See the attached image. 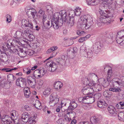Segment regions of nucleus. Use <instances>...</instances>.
<instances>
[{"label":"nucleus","instance_id":"nucleus-32","mask_svg":"<svg viewBox=\"0 0 124 124\" xmlns=\"http://www.w3.org/2000/svg\"><path fill=\"white\" fill-rule=\"evenodd\" d=\"M90 120L91 123L93 124H96L99 120L98 118L96 116L91 117Z\"/></svg>","mask_w":124,"mask_h":124},{"label":"nucleus","instance_id":"nucleus-45","mask_svg":"<svg viewBox=\"0 0 124 124\" xmlns=\"http://www.w3.org/2000/svg\"><path fill=\"white\" fill-rule=\"evenodd\" d=\"M109 92L108 91H105L103 93L104 96L105 97H109L110 96V94H109Z\"/></svg>","mask_w":124,"mask_h":124},{"label":"nucleus","instance_id":"nucleus-54","mask_svg":"<svg viewBox=\"0 0 124 124\" xmlns=\"http://www.w3.org/2000/svg\"><path fill=\"white\" fill-rule=\"evenodd\" d=\"M85 39L84 37L81 38L79 39L78 42L80 43L86 40Z\"/></svg>","mask_w":124,"mask_h":124},{"label":"nucleus","instance_id":"nucleus-3","mask_svg":"<svg viewBox=\"0 0 124 124\" xmlns=\"http://www.w3.org/2000/svg\"><path fill=\"white\" fill-rule=\"evenodd\" d=\"M113 84L110 85V88L109 89L110 91L113 92H120L122 91L120 87L116 86L115 85L117 84L119 85L124 86V77H123L122 79L116 78L112 79Z\"/></svg>","mask_w":124,"mask_h":124},{"label":"nucleus","instance_id":"nucleus-46","mask_svg":"<svg viewBox=\"0 0 124 124\" xmlns=\"http://www.w3.org/2000/svg\"><path fill=\"white\" fill-rule=\"evenodd\" d=\"M19 55L21 57H24L26 55V51H24V52L19 53H18Z\"/></svg>","mask_w":124,"mask_h":124},{"label":"nucleus","instance_id":"nucleus-50","mask_svg":"<svg viewBox=\"0 0 124 124\" xmlns=\"http://www.w3.org/2000/svg\"><path fill=\"white\" fill-rule=\"evenodd\" d=\"M6 48L4 47H0V54L3 53L4 52H5V50H6Z\"/></svg>","mask_w":124,"mask_h":124},{"label":"nucleus","instance_id":"nucleus-48","mask_svg":"<svg viewBox=\"0 0 124 124\" xmlns=\"http://www.w3.org/2000/svg\"><path fill=\"white\" fill-rule=\"evenodd\" d=\"M8 116L4 115L1 118L2 121L3 123L6 121V119H7Z\"/></svg>","mask_w":124,"mask_h":124},{"label":"nucleus","instance_id":"nucleus-29","mask_svg":"<svg viewBox=\"0 0 124 124\" xmlns=\"http://www.w3.org/2000/svg\"><path fill=\"white\" fill-rule=\"evenodd\" d=\"M34 106L37 109L39 110L41 109L42 108L40 102L38 100L36 101L35 103L34 104Z\"/></svg>","mask_w":124,"mask_h":124},{"label":"nucleus","instance_id":"nucleus-16","mask_svg":"<svg viewBox=\"0 0 124 124\" xmlns=\"http://www.w3.org/2000/svg\"><path fill=\"white\" fill-rule=\"evenodd\" d=\"M42 16L43 17L42 22L44 26L47 27H49V26L51 27L50 22L47 20L46 15L45 14Z\"/></svg>","mask_w":124,"mask_h":124},{"label":"nucleus","instance_id":"nucleus-4","mask_svg":"<svg viewBox=\"0 0 124 124\" xmlns=\"http://www.w3.org/2000/svg\"><path fill=\"white\" fill-rule=\"evenodd\" d=\"M106 69L107 70H108L106 78L107 80L103 78H100L99 80V83L102 86L104 87H106L109 85V82L110 81V78L111 77L112 73L110 66L108 65L106 66L104 69L105 70Z\"/></svg>","mask_w":124,"mask_h":124},{"label":"nucleus","instance_id":"nucleus-1","mask_svg":"<svg viewBox=\"0 0 124 124\" xmlns=\"http://www.w3.org/2000/svg\"><path fill=\"white\" fill-rule=\"evenodd\" d=\"M67 13L65 10H62L60 12H57L55 14V16L52 19L51 26L56 29L62 25L63 21L65 22L68 19L67 17Z\"/></svg>","mask_w":124,"mask_h":124},{"label":"nucleus","instance_id":"nucleus-6","mask_svg":"<svg viewBox=\"0 0 124 124\" xmlns=\"http://www.w3.org/2000/svg\"><path fill=\"white\" fill-rule=\"evenodd\" d=\"M116 40L117 43L124 46V31L122 30L118 32Z\"/></svg>","mask_w":124,"mask_h":124},{"label":"nucleus","instance_id":"nucleus-24","mask_svg":"<svg viewBox=\"0 0 124 124\" xmlns=\"http://www.w3.org/2000/svg\"><path fill=\"white\" fill-rule=\"evenodd\" d=\"M86 102H88L87 103H92L94 102L95 99L93 96H86Z\"/></svg>","mask_w":124,"mask_h":124},{"label":"nucleus","instance_id":"nucleus-37","mask_svg":"<svg viewBox=\"0 0 124 124\" xmlns=\"http://www.w3.org/2000/svg\"><path fill=\"white\" fill-rule=\"evenodd\" d=\"M69 18L73 17L75 15V11L72 10H70L69 12Z\"/></svg>","mask_w":124,"mask_h":124},{"label":"nucleus","instance_id":"nucleus-27","mask_svg":"<svg viewBox=\"0 0 124 124\" xmlns=\"http://www.w3.org/2000/svg\"><path fill=\"white\" fill-rule=\"evenodd\" d=\"M15 40H13L12 39H10L8 40L7 42V46L8 48H10L11 46L15 45Z\"/></svg>","mask_w":124,"mask_h":124},{"label":"nucleus","instance_id":"nucleus-17","mask_svg":"<svg viewBox=\"0 0 124 124\" xmlns=\"http://www.w3.org/2000/svg\"><path fill=\"white\" fill-rule=\"evenodd\" d=\"M28 82L29 85H33V87H34L36 83V80L34 78H33L29 76L27 78Z\"/></svg>","mask_w":124,"mask_h":124},{"label":"nucleus","instance_id":"nucleus-11","mask_svg":"<svg viewBox=\"0 0 124 124\" xmlns=\"http://www.w3.org/2000/svg\"><path fill=\"white\" fill-rule=\"evenodd\" d=\"M47 68L49 71H54L57 68V65L56 63L52 62H48L46 63Z\"/></svg>","mask_w":124,"mask_h":124},{"label":"nucleus","instance_id":"nucleus-49","mask_svg":"<svg viewBox=\"0 0 124 124\" xmlns=\"http://www.w3.org/2000/svg\"><path fill=\"white\" fill-rule=\"evenodd\" d=\"M57 53H53L52 54H51L50 56L48 58L46 59V60L44 61V62H45L46 61L48 60L49 59H50L53 57L54 56L56 55Z\"/></svg>","mask_w":124,"mask_h":124},{"label":"nucleus","instance_id":"nucleus-55","mask_svg":"<svg viewBox=\"0 0 124 124\" xmlns=\"http://www.w3.org/2000/svg\"><path fill=\"white\" fill-rule=\"evenodd\" d=\"M100 44L99 42H97L96 43V45L95 46V49L96 50H98V49H100V46H98L97 45H99Z\"/></svg>","mask_w":124,"mask_h":124},{"label":"nucleus","instance_id":"nucleus-18","mask_svg":"<svg viewBox=\"0 0 124 124\" xmlns=\"http://www.w3.org/2000/svg\"><path fill=\"white\" fill-rule=\"evenodd\" d=\"M86 2L88 5L94 6L99 4L100 0H86Z\"/></svg>","mask_w":124,"mask_h":124},{"label":"nucleus","instance_id":"nucleus-34","mask_svg":"<svg viewBox=\"0 0 124 124\" xmlns=\"http://www.w3.org/2000/svg\"><path fill=\"white\" fill-rule=\"evenodd\" d=\"M75 10L76 15L78 16H79L81 14V12L82 11L81 8L79 7H76Z\"/></svg>","mask_w":124,"mask_h":124},{"label":"nucleus","instance_id":"nucleus-26","mask_svg":"<svg viewBox=\"0 0 124 124\" xmlns=\"http://www.w3.org/2000/svg\"><path fill=\"white\" fill-rule=\"evenodd\" d=\"M36 116L34 115L32 116L29 118V120L28 122L30 124H34L36 123L35 119L36 118Z\"/></svg>","mask_w":124,"mask_h":124},{"label":"nucleus","instance_id":"nucleus-64","mask_svg":"<svg viewBox=\"0 0 124 124\" xmlns=\"http://www.w3.org/2000/svg\"><path fill=\"white\" fill-rule=\"evenodd\" d=\"M79 124H90L88 121H84L81 122Z\"/></svg>","mask_w":124,"mask_h":124},{"label":"nucleus","instance_id":"nucleus-56","mask_svg":"<svg viewBox=\"0 0 124 124\" xmlns=\"http://www.w3.org/2000/svg\"><path fill=\"white\" fill-rule=\"evenodd\" d=\"M0 88H3L5 89H8V87H6L5 86V83L2 84H0Z\"/></svg>","mask_w":124,"mask_h":124},{"label":"nucleus","instance_id":"nucleus-31","mask_svg":"<svg viewBox=\"0 0 124 124\" xmlns=\"http://www.w3.org/2000/svg\"><path fill=\"white\" fill-rule=\"evenodd\" d=\"M10 115H11V118L12 119L14 120L15 117H16L18 116V113L16 110H13L11 112Z\"/></svg>","mask_w":124,"mask_h":124},{"label":"nucleus","instance_id":"nucleus-9","mask_svg":"<svg viewBox=\"0 0 124 124\" xmlns=\"http://www.w3.org/2000/svg\"><path fill=\"white\" fill-rule=\"evenodd\" d=\"M80 52L85 56L87 57H90L92 56L93 54V52L90 49H86L84 46H82L80 48Z\"/></svg>","mask_w":124,"mask_h":124},{"label":"nucleus","instance_id":"nucleus-15","mask_svg":"<svg viewBox=\"0 0 124 124\" xmlns=\"http://www.w3.org/2000/svg\"><path fill=\"white\" fill-rule=\"evenodd\" d=\"M70 104V105L68 108L67 111L68 112L67 113V114H72V112L71 111L75 108L77 106V105L76 103H73Z\"/></svg>","mask_w":124,"mask_h":124},{"label":"nucleus","instance_id":"nucleus-62","mask_svg":"<svg viewBox=\"0 0 124 124\" xmlns=\"http://www.w3.org/2000/svg\"><path fill=\"white\" fill-rule=\"evenodd\" d=\"M53 51L56 50L58 48V47L56 46H54L51 47Z\"/></svg>","mask_w":124,"mask_h":124},{"label":"nucleus","instance_id":"nucleus-19","mask_svg":"<svg viewBox=\"0 0 124 124\" xmlns=\"http://www.w3.org/2000/svg\"><path fill=\"white\" fill-rule=\"evenodd\" d=\"M86 80V82L85 81L84 82V84L87 85H88L87 86L88 87L94 88L95 85V84L94 83V82L93 80L90 81L88 79Z\"/></svg>","mask_w":124,"mask_h":124},{"label":"nucleus","instance_id":"nucleus-44","mask_svg":"<svg viewBox=\"0 0 124 124\" xmlns=\"http://www.w3.org/2000/svg\"><path fill=\"white\" fill-rule=\"evenodd\" d=\"M45 11L42 9H40L38 12L39 16H42L45 15Z\"/></svg>","mask_w":124,"mask_h":124},{"label":"nucleus","instance_id":"nucleus-51","mask_svg":"<svg viewBox=\"0 0 124 124\" xmlns=\"http://www.w3.org/2000/svg\"><path fill=\"white\" fill-rule=\"evenodd\" d=\"M11 20V16L9 15H7V21L10 23Z\"/></svg>","mask_w":124,"mask_h":124},{"label":"nucleus","instance_id":"nucleus-25","mask_svg":"<svg viewBox=\"0 0 124 124\" xmlns=\"http://www.w3.org/2000/svg\"><path fill=\"white\" fill-rule=\"evenodd\" d=\"M29 30H23L22 31V38L27 39L28 38V36L29 34Z\"/></svg>","mask_w":124,"mask_h":124},{"label":"nucleus","instance_id":"nucleus-21","mask_svg":"<svg viewBox=\"0 0 124 124\" xmlns=\"http://www.w3.org/2000/svg\"><path fill=\"white\" fill-rule=\"evenodd\" d=\"M65 22L68 23L69 25L71 27L74 25L75 23L74 18L73 17L69 18V19L67 20V21Z\"/></svg>","mask_w":124,"mask_h":124},{"label":"nucleus","instance_id":"nucleus-43","mask_svg":"<svg viewBox=\"0 0 124 124\" xmlns=\"http://www.w3.org/2000/svg\"><path fill=\"white\" fill-rule=\"evenodd\" d=\"M40 75L41 78L45 74V71L44 69L39 70Z\"/></svg>","mask_w":124,"mask_h":124},{"label":"nucleus","instance_id":"nucleus-63","mask_svg":"<svg viewBox=\"0 0 124 124\" xmlns=\"http://www.w3.org/2000/svg\"><path fill=\"white\" fill-rule=\"evenodd\" d=\"M119 103L120 104V105L121 107L122 108V109L124 108V102H120Z\"/></svg>","mask_w":124,"mask_h":124},{"label":"nucleus","instance_id":"nucleus-47","mask_svg":"<svg viewBox=\"0 0 124 124\" xmlns=\"http://www.w3.org/2000/svg\"><path fill=\"white\" fill-rule=\"evenodd\" d=\"M93 96L95 99H98L101 97V94L100 93H97Z\"/></svg>","mask_w":124,"mask_h":124},{"label":"nucleus","instance_id":"nucleus-28","mask_svg":"<svg viewBox=\"0 0 124 124\" xmlns=\"http://www.w3.org/2000/svg\"><path fill=\"white\" fill-rule=\"evenodd\" d=\"M102 85L100 83L99 84H95V86L93 88L94 91L97 92L101 91L102 90Z\"/></svg>","mask_w":124,"mask_h":124},{"label":"nucleus","instance_id":"nucleus-33","mask_svg":"<svg viewBox=\"0 0 124 124\" xmlns=\"http://www.w3.org/2000/svg\"><path fill=\"white\" fill-rule=\"evenodd\" d=\"M30 93V92L28 88H26V89L25 88L24 89V94L26 97H29Z\"/></svg>","mask_w":124,"mask_h":124},{"label":"nucleus","instance_id":"nucleus-52","mask_svg":"<svg viewBox=\"0 0 124 124\" xmlns=\"http://www.w3.org/2000/svg\"><path fill=\"white\" fill-rule=\"evenodd\" d=\"M77 34L79 35H81L85 33V32L84 31H77Z\"/></svg>","mask_w":124,"mask_h":124},{"label":"nucleus","instance_id":"nucleus-36","mask_svg":"<svg viewBox=\"0 0 124 124\" xmlns=\"http://www.w3.org/2000/svg\"><path fill=\"white\" fill-rule=\"evenodd\" d=\"M45 9H46L47 12H48L52 13L53 11L52 7L49 5L45 6Z\"/></svg>","mask_w":124,"mask_h":124},{"label":"nucleus","instance_id":"nucleus-22","mask_svg":"<svg viewBox=\"0 0 124 124\" xmlns=\"http://www.w3.org/2000/svg\"><path fill=\"white\" fill-rule=\"evenodd\" d=\"M62 85V83L61 82L59 81L55 82L54 84V88L57 89H60Z\"/></svg>","mask_w":124,"mask_h":124},{"label":"nucleus","instance_id":"nucleus-2","mask_svg":"<svg viewBox=\"0 0 124 124\" xmlns=\"http://www.w3.org/2000/svg\"><path fill=\"white\" fill-rule=\"evenodd\" d=\"M93 20L92 17L89 15L82 16L79 19L78 26L82 30H87L91 26V22Z\"/></svg>","mask_w":124,"mask_h":124},{"label":"nucleus","instance_id":"nucleus-42","mask_svg":"<svg viewBox=\"0 0 124 124\" xmlns=\"http://www.w3.org/2000/svg\"><path fill=\"white\" fill-rule=\"evenodd\" d=\"M17 69L16 68H14L10 69L9 68H3L2 69V70L5 71L6 72H8L11 71L13 70Z\"/></svg>","mask_w":124,"mask_h":124},{"label":"nucleus","instance_id":"nucleus-23","mask_svg":"<svg viewBox=\"0 0 124 124\" xmlns=\"http://www.w3.org/2000/svg\"><path fill=\"white\" fill-rule=\"evenodd\" d=\"M77 51V48L74 47L73 48H70L67 50V53H69L70 54H72L73 55H75Z\"/></svg>","mask_w":124,"mask_h":124},{"label":"nucleus","instance_id":"nucleus-38","mask_svg":"<svg viewBox=\"0 0 124 124\" xmlns=\"http://www.w3.org/2000/svg\"><path fill=\"white\" fill-rule=\"evenodd\" d=\"M51 89L49 88H48L46 89L43 92L44 95L46 96H48L50 94V93Z\"/></svg>","mask_w":124,"mask_h":124},{"label":"nucleus","instance_id":"nucleus-30","mask_svg":"<svg viewBox=\"0 0 124 124\" xmlns=\"http://www.w3.org/2000/svg\"><path fill=\"white\" fill-rule=\"evenodd\" d=\"M38 69H37L34 71L33 74L35 78H41Z\"/></svg>","mask_w":124,"mask_h":124},{"label":"nucleus","instance_id":"nucleus-60","mask_svg":"<svg viewBox=\"0 0 124 124\" xmlns=\"http://www.w3.org/2000/svg\"><path fill=\"white\" fill-rule=\"evenodd\" d=\"M26 70V73L28 75L31 72V70L30 69H25Z\"/></svg>","mask_w":124,"mask_h":124},{"label":"nucleus","instance_id":"nucleus-12","mask_svg":"<svg viewBox=\"0 0 124 124\" xmlns=\"http://www.w3.org/2000/svg\"><path fill=\"white\" fill-rule=\"evenodd\" d=\"M93 91V88L88 87L87 85L84 87L82 90V93L85 95H89L92 93Z\"/></svg>","mask_w":124,"mask_h":124},{"label":"nucleus","instance_id":"nucleus-53","mask_svg":"<svg viewBox=\"0 0 124 124\" xmlns=\"http://www.w3.org/2000/svg\"><path fill=\"white\" fill-rule=\"evenodd\" d=\"M28 38H29L30 39H31L32 40H33L34 38L35 37L33 35L30 34L29 32L28 35Z\"/></svg>","mask_w":124,"mask_h":124},{"label":"nucleus","instance_id":"nucleus-35","mask_svg":"<svg viewBox=\"0 0 124 124\" xmlns=\"http://www.w3.org/2000/svg\"><path fill=\"white\" fill-rule=\"evenodd\" d=\"M86 96H85L84 97H80L78 99V101L79 102L85 104L88 103V102H86Z\"/></svg>","mask_w":124,"mask_h":124},{"label":"nucleus","instance_id":"nucleus-7","mask_svg":"<svg viewBox=\"0 0 124 124\" xmlns=\"http://www.w3.org/2000/svg\"><path fill=\"white\" fill-rule=\"evenodd\" d=\"M22 24L21 26L23 28L33 29V24L31 21L29 19H28L27 20L24 19H23L22 20Z\"/></svg>","mask_w":124,"mask_h":124},{"label":"nucleus","instance_id":"nucleus-61","mask_svg":"<svg viewBox=\"0 0 124 124\" xmlns=\"http://www.w3.org/2000/svg\"><path fill=\"white\" fill-rule=\"evenodd\" d=\"M24 109L26 110H30L31 108H30L28 105H25L24 107Z\"/></svg>","mask_w":124,"mask_h":124},{"label":"nucleus","instance_id":"nucleus-5","mask_svg":"<svg viewBox=\"0 0 124 124\" xmlns=\"http://www.w3.org/2000/svg\"><path fill=\"white\" fill-rule=\"evenodd\" d=\"M112 17V15H110V13L104 14V15L101 16L100 18L97 19L98 25L100 26L102 25V23L110 22V21L111 20L110 18Z\"/></svg>","mask_w":124,"mask_h":124},{"label":"nucleus","instance_id":"nucleus-57","mask_svg":"<svg viewBox=\"0 0 124 124\" xmlns=\"http://www.w3.org/2000/svg\"><path fill=\"white\" fill-rule=\"evenodd\" d=\"M121 113H120L119 114L118 116V117L119 119L121 121L122 120H123V118H124V116H121Z\"/></svg>","mask_w":124,"mask_h":124},{"label":"nucleus","instance_id":"nucleus-14","mask_svg":"<svg viewBox=\"0 0 124 124\" xmlns=\"http://www.w3.org/2000/svg\"><path fill=\"white\" fill-rule=\"evenodd\" d=\"M108 109L109 113L111 115L115 116L117 113V112L114 107L110 105L108 108Z\"/></svg>","mask_w":124,"mask_h":124},{"label":"nucleus","instance_id":"nucleus-58","mask_svg":"<svg viewBox=\"0 0 124 124\" xmlns=\"http://www.w3.org/2000/svg\"><path fill=\"white\" fill-rule=\"evenodd\" d=\"M89 76L91 78H92L94 77H97V76L96 75H95L94 73H92L90 74L89 75Z\"/></svg>","mask_w":124,"mask_h":124},{"label":"nucleus","instance_id":"nucleus-20","mask_svg":"<svg viewBox=\"0 0 124 124\" xmlns=\"http://www.w3.org/2000/svg\"><path fill=\"white\" fill-rule=\"evenodd\" d=\"M107 104L103 101L100 100L98 102L97 106L100 108H105L107 106Z\"/></svg>","mask_w":124,"mask_h":124},{"label":"nucleus","instance_id":"nucleus-8","mask_svg":"<svg viewBox=\"0 0 124 124\" xmlns=\"http://www.w3.org/2000/svg\"><path fill=\"white\" fill-rule=\"evenodd\" d=\"M57 95L55 93H52L50 96V100L49 104L51 106H54L59 101V99L57 97Z\"/></svg>","mask_w":124,"mask_h":124},{"label":"nucleus","instance_id":"nucleus-10","mask_svg":"<svg viewBox=\"0 0 124 124\" xmlns=\"http://www.w3.org/2000/svg\"><path fill=\"white\" fill-rule=\"evenodd\" d=\"M26 80L24 78L20 77L17 79L16 84L19 87H24L26 86Z\"/></svg>","mask_w":124,"mask_h":124},{"label":"nucleus","instance_id":"nucleus-59","mask_svg":"<svg viewBox=\"0 0 124 124\" xmlns=\"http://www.w3.org/2000/svg\"><path fill=\"white\" fill-rule=\"evenodd\" d=\"M12 122L8 119H6V121L4 123V124H10Z\"/></svg>","mask_w":124,"mask_h":124},{"label":"nucleus","instance_id":"nucleus-41","mask_svg":"<svg viewBox=\"0 0 124 124\" xmlns=\"http://www.w3.org/2000/svg\"><path fill=\"white\" fill-rule=\"evenodd\" d=\"M29 11L31 12L30 13L32 15V17L34 18L36 13V10L33 9H30Z\"/></svg>","mask_w":124,"mask_h":124},{"label":"nucleus","instance_id":"nucleus-13","mask_svg":"<svg viewBox=\"0 0 124 124\" xmlns=\"http://www.w3.org/2000/svg\"><path fill=\"white\" fill-rule=\"evenodd\" d=\"M29 117V113L25 112L23 113L21 116L20 120L22 121L21 123L23 124H26L28 121Z\"/></svg>","mask_w":124,"mask_h":124},{"label":"nucleus","instance_id":"nucleus-39","mask_svg":"<svg viewBox=\"0 0 124 124\" xmlns=\"http://www.w3.org/2000/svg\"><path fill=\"white\" fill-rule=\"evenodd\" d=\"M16 37L17 38L19 39L22 38V31L21 32L18 31H17L16 32Z\"/></svg>","mask_w":124,"mask_h":124},{"label":"nucleus","instance_id":"nucleus-40","mask_svg":"<svg viewBox=\"0 0 124 124\" xmlns=\"http://www.w3.org/2000/svg\"><path fill=\"white\" fill-rule=\"evenodd\" d=\"M70 102V100H69L64 99L62 101L61 104L62 105L64 104L66 106V104L67 103H69Z\"/></svg>","mask_w":124,"mask_h":124}]
</instances>
